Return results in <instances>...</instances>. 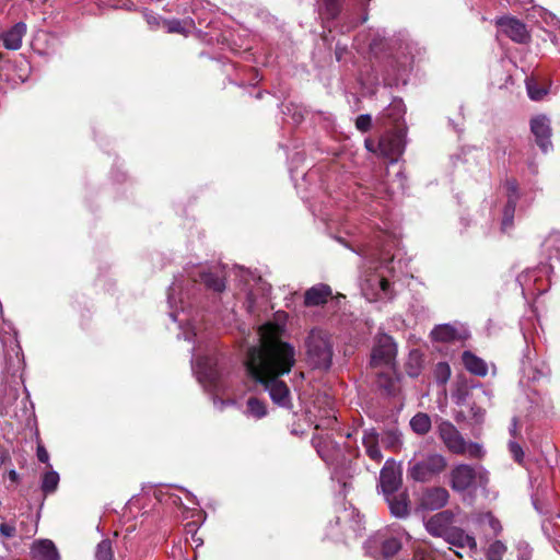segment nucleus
<instances>
[{
  "instance_id": "obj_20",
  "label": "nucleus",
  "mask_w": 560,
  "mask_h": 560,
  "mask_svg": "<svg viewBox=\"0 0 560 560\" xmlns=\"http://www.w3.org/2000/svg\"><path fill=\"white\" fill-rule=\"evenodd\" d=\"M450 545L458 548H468L471 551L477 549V541L474 536L467 534L459 527H452L444 538Z\"/></svg>"
},
{
  "instance_id": "obj_53",
  "label": "nucleus",
  "mask_w": 560,
  "mask_h": 560,
  "mask_svg": "<svg viewBox=\"0 0 560 560\" xmlns=\"http://www.w3.org/2000/svg\"><path fill=\"white\" fill-rule=\"evenodd\" d=\"M3 460L0 459V463H2Z\"/></svg>"
},
{
  "instance_id": "obj_29",
  "label": "nucleus",
  "mask_w": 560,
  "mask_h": 560,
  "mask_svg": "<svg viewBox=\"0 0 560 560\" xmlns=\"http://www.w3.org/2000/svg\"><path fill=\"white\" fill-rule=\"evenodd\" d=\"M515 207V198L511 197L510 200L506 201V205L503 210V218L501 223V229L503 232H506L509 229H511L513 224Z\"/></svg>"
},
{
  "instance_id": "obj_6",
  "label": "nucleus",
  "mask_w": 560,
  "mask_h": 560,
  "mask_svg": "<svg viewBox=\"0 0 560 560\" xmlns=\"http://www.w3.org/2000/svg\"><path fill=\"white\" fill-rule=\"evenodd\" d=\"M396 353L397 348L393 338L386 334H380L372 350L371 364L373 366L390 365L396 358Z\"/></svg>"
},
{
  "instance_id": "obj_48",
  "label": "nucleus",
  "mask_w": 560,
  "mask_h": 560,
  "mask_svg": "<svg viewBox=\"0 0 560 560\" xmlns=\"http://www.w3.org/2000/svg\"><path fill=\"white\" fill-rule=\"evenodd\" d=\"M365 147L371 152H375L376 151L374 143L372 141H370V140L365 141Z\"/></svg>"
},
{
  "instance_id": "obj_14",
  "label": "nucleus",
  "mask_w": 560,
  "mask_h": 560,
  "mask_svg": "<svg viewBox=\"0 0 560 560\" xmlns=\"http://www.w3.org/2000/svg\"><path fill=\"white\" fill-rule=\"evenodd\" d=\"M453 521L454 513L450 510H444L428 518L424 526L430 535L445 538L452 528Z\"/></svg>"
},
{
  "instance_id": "obj_28",
  "label": "nucleus",
  "mask_w": 560,
  "mask_h": 560,
  "mask_svg": "<svg viewBox=\"0 0 560 560\" xmlns=\"http://www.w3.org/2000/svg\"><path fill=\"white\" fill-rule=\"evenodd\" d=\"M475 522L479 525H488L493 535H498L502 530L501 523L490 512L479 513L475 517Z\"/></svg>"
},
{
  "instance_id": "obj_8",
  "label": "nucleus",
  "mask_w": 560,
  "mask_h": 560,
  "mask_svg": "<svg viewBox=\"0 0 560 560\" xmlns=\"http://www.w3.org/2000/svg\"><path fill=\"white\" fill-rule=\"evenodd\" d=\"M195 372L198 381L209 390L219 392L221 389V376L209 358H200L196 361Z\"/></svg>"
},
{
  "instance_id": "obj_18",
  "label": "nucleus",
  "mask_w": 560,
  "mask_h": 560,
  "mask_svg": "<svg viewBox=\"0 0 560 560\" xmlns=\"http://www.w3.org/2000/svg\"><path fill=\"white\" fill-rule=\"evenodd\" d=\"M32 557L35 560H59L55 544L49 539H38L32 544Z\"/></svg>"
},
{
  "instance_id": "obj_42",
  "label": "nucleus",
  "mask_w": 560,
  "mask_h": 560,
  "mask_svg": "<svg viewBox=\"0 0 560 560\" xmlns=\"http://www.w3.org/2000/svg\"><path fill=\"white\" fill-rule=\"evenodd\" d=\"M144 19L148 22V24L151 26V28H156L161 24L163 25V21L165 20L158 14H154L152 12H147V11L144 12Z\"/></svg>"
},
{
  "instance_id": "obj_36",
  "label": "nucleus",
  "mask_w": 560,
  "mask_h": 560,
  "mask_svg": "<svg viewBox=\"0 0 560 560\" xmlns=\"http://www.w3.org/2000/svg\"><path fill=\"white\" fill-rule=\"evenodd\" d=\"M438 382L444 384L451 376V368L446 362H439L434 370Z\"/></svg>"
},
{
  "instance_id": "obj_17",
  "label": "nucleus",
  "mask_w": 560,
  "mask_h": 560,
  "mask_svg": "<svg viewBox=\"0 0 560 560\" xmlns=\"http://www.w3.org/2000/svg\"><path fill=\"white\" fill-rule=\"evenodd\" d=\"M530 129L536 138L537 144L544 152H548L551 148V128L550 121L546 116H537L530 121Z\"/></svg>"
},
{
  "instance_id": "obj_47",
  "label": "nucleus",
  "mask_w": 560,
  "mask_h": 560,
  "mask_svg": "<svg viewBox=\"0 0 560 560\" xmlns=\"http://www.w3.org/2000/svg\"><path fill=\"white\" fill-rule=\"evenodd\" d=\"M316 448H317V453L318 455L326 462V463H330L331 462V457L329 456V454L323 448L319 446V444H316Z\"/></svg>"
},
{
  "instance_id": "obj_23",
  "label": "nucleus",
  "mask_w": 560,
  "mask_h": 560,
  "mask_svg": "<svg viewBox=\"0 0 560 560\" xmlns=\"http://www.w3.org/2000/svg\"><path fill=\"white\" fill-rule=\"evenodd\" d=\"M362 443L366 455L374 462L380 463L383 458L378 447V434L375 430L364 431Z\"/></svg>"
},
{
  "instance_id": "obj_7",
  "label": "nucleus",
  "mask_w": 560,
  "mask_h": 560,
  "mask_svg": "<svg viewBox=\"0 0 560 560\" xmlns=\"http://www.w3.org/2000/svg\"><path fill=\"white\" fill-rule=\"evenodd\" d=\"M377 148L380 154L396 162L397 158L402 154L405 149V132L402 129L386 132L381 137Z\"/></svg>"
},
{
  "instance_id": "obj_21",
  "label": "nucleus",
  "mask_w": 560,
  "mask_h": 560,
  "mask_svg": "<svg viewBox=\"0 0 560 560\" xmlns=\"http://www.w3.org/2000/svg\"><path fill=\"white\" fill-rule=\"evenodd\" d=\"M331 295L330 287L326 284H317L310 288L304 295V304L306 306H319L327 302Z\"/></svg>"
},
{
  "instance_id": "obj_34",
  "label": "nucleus",
  "mask_w": 560,
  "mask_h": 560,
  "mask_svg": "<svg viewBox=\"0 0 560 560\" xmlns=\"http://www.w3.org/2000/svg\"><path fill=\"white\" fill-rule=\"evenodd\" d=\"M59 483V475L58 472L51 470L47 471L42 481V489L46 493L54 492L57 489V486Z\"/></svg>"
},
{
  "instance_id": "obj_31",
  "label": "nucleus",
  "mask_w": 560,
  "mask_h": 560,
  "mask_svg": "<svg viewBox=\"0 0 560 560\" xmlns=\"http://www.w3.org/2000/svg\"><path fill=\"white\" fill-rule=\"evenodd\" d=\"M508 548L501 540H494L488 547L486 557L488 560H502Z\"/></svg>"
},
{
  "instance_id": "obj_43",
  "label": "nucleus",
  "mask_w": 560,
  "mask_h": 560,
  "mask_svg": "<svg viewBox=\"0 0 560 560\" xmlns=\"http://www.w3.org/2000/svg\"><path fill=\"white\" fill-rule=\"evenodd\" d=\"M371 122H372V119H371L370 115H360V116H358V118L355 120V126L359 130L364 132L370 129Z\"/></svg>"
},
{
  "instance_id": "obj_3",
  "label": "nucleus",
  "mask_w": 560,
  "mask_h": 560,
  "mask_svg": "<svg viewBox=\"0 0 560 560\" xmlns=\"http://www.w3.org/2000/svg\"><path fill=\"white\" fill-rule=\"evenodd\" d=\"M447 467L446 458L439 453H419L409 462V476L420 482L431 481Z\"/></svg>"
},
{
  "instance_id": "obj_32",
  "label": "nucleus",
  "mask_w": 560,
  "mask_h": 560,
  "mask_svg": "<svg viewBox=\"0 0 560 560\" xmlns=\"http://www.w3.org/2000/svg\"><path fill=\"white\" fill-rule=\"evenodd\" d=\"M114 552L112 548V541L109 539H103L97 546L95 551L96 560H113Z\"/></svg>"
},
{
  "instance_id": "obj_27",
  "label": "nucleus",
  "mask_w": 560,
  "mask_h": 560,
  "mask_svg": "<svg viewBox=\"0 0 560 560\" xmlns=\"http://www.w3.org/2000/svg\"><path fill=\"white\" fill-rule=\"evenodd\" d=\"M410 427L417 434H427L431 429V419L427 413L418 412L411 418Z\"/></svg>"
},
{
  "instance_id": "obj_52",
  "label": "nucleus",
  "mask_w": 560,
  "mask_h": 560,
  "mask_svg": "<svg viewBox=\"0 0 560 560\" xmlns=\"http://www.w3.org/2000/svg\"><path fill=\"white\" fill-rule=\"evenodd\" d=\"M170 315H171V317L173 318V320H177V317H176L175 312H172Z\"/></svg>"
},
{
  "instance_id": "obj_41",
  "label": "nucleus",
  "mask_w": 560,
  "mask_h": 560,
  "mask_svg": "<svg viewBox=\"0 0 560 560\" xmlns=\"http://www.w3.org/2000/svg\"><path fill=\"white\" fill-rule=\"evenodd\" d=\"M504 188H505V191H506V195H508V200H510L511 197L515 198V203H516L517 200H518V188H517L516 180L508 179L504 183Z\"/></svg>"
},
{
  "instance_id": "obj_13",
  "label": "nucleus",
  "mask_w": 560,
  "mask_h": 560,
  "mask_svg": "<svg viewBox=\"0 0 560 560\" xmlns=\"http://www.w3.org/2000/svg\"><path fill=\"white\" fill-rule=\"evenodd\" d=\"M450 499L448 491L443 487H430L423 490L419 500V508L425 511H435L444 508Z\"/></svg>"
},
{
  "instance_id": "obj_35",
  "label": "nucleus",
  "mask_w": 560,
  "mask_h": 560,
  "mask_svg": "<svg viewBox=\"0 0 560 560\" xmlns=\"http://www.w3.org/2000/svg\"><path fill=\"white\" fill-rule=\"evenodd\" d=\"M382 443L388 448L396 450L401 445V434L396 430H388L383 434Z\"/></svg>"
},
{
  "instance_id": "obj_5",
  "label": "nucleus",
  "mask_w": 560,
  "mask_h": 560,
  "mask_svg": "<svg viewBox=\"0 0 560 560\" xmlns=\"http://www.w3.org/2000/svg\"><path fill=\"white\" fill-rule=\"evenodd\" d=\"M439 436L446 448L457 455H468L472 458L482 456V448L479 444L466 442L460 432L450 421H442L439 424Z\"/></svg>"
},
{
  "instance_id": "obj_11",
  "label": "nucleus",
  "mask_w": 560,
  "mask_h": 560,
  "mask_svg": "<svg viewBox=\"0 0 560 560\" xmlns=\"http://www.w3.org/2000/svg\"><path fill=\"white\" fill-rule=\"evenodd\" d=\"M380 485L384 495L400 490L401 471L394 460H386L380 474Z\"/></svg>"
},
{
  "instance_id": "obj_44",
  "label": "nucleus",
  "mask_w": 560,
  "mask_h": 560,
  "mask_svg": "<svg viewBox=\"0 0 560 560\" xmlns=\"http://www.w3.org/2000/svg\"><path fill=\"white\" fill-rule=\"evenodd\" d=\"M16 528L12 523H2L0 525V535L4 538H12L15 536Z\"/></svg>"
},
{
  "instance_id": "obj_50",
  "label": "nucleus",
  "mask_w": 560,
  "mask_h": 560,
  "mask_svg": "<svg viewBox=\"0 0 560 560\" xmlns=\"http://www.w3.org/2000/svg\"><path fill=\"white\" fill-rule=\"evenodd\" d=\"M9 476H10V479L13 480V481L16 480V478H18V474L14 470H11Z\"/></svg>"
},
{
  "instance_id": "obj_30",
  "label": "nucleus",
  "mask_w": 560,
  "mask_h": 560,
  "mask_svg": "<svg viewBox=\"0 0 560 560\" xmlns=\"http://www.w3.org/2000/svg\"><path fill=\"white\" fill-rule=\"evenodd\" d=\"M405 114V105L401 100H394L385 109L384 115L398 122Z\"/></svg>"
},
{
  "instance_id": "obj_12",
  "label": "nucleus",
  "mask_w": 560,
  "mask_h": 560,
  "mask_svg": "<svg viewBox=\"0 0 560 560\" xmlns=\"http://www.w3.org/2000/svg\"><path fill=\"white\" fill-rule=\"evenodd\" d=\"M477 477L475 468L467 464L456 465L450 474V486L454 491L463 492L469 489Z\"/></svg>"
},
{
  "instance_id": "obj_33",
  "label": "nucleus",
  "mask_w": 560,
  "mask_h": 560,
  "mask_svg": "<svg viewBox=\"0 0 560 560\" xmlns=\"http://www.w3.org/2000/svg\"><path fill=\"white\" fill-rule=\"evenodd\" d=\"M247 413L258 419L262 418L267 413L266 406L259 399L250 397L247 400Z\"/></svg>"
},
{
  "instance_id": "obj_38",
  "label": "nucleus",
  "mask_w": 560,
  "mask_h": 560,
  "mask_svg": "<svg viewBox=\"0 0 560 560\" xmlns=\"http://www.w3.org/2000/svg\"><path fill=\"white\" fill-rule=\"evenodd\" d=\"M177 294H179V295L183 294V284H182V282H179L178 279H175V281L172 283V285L168 289V303L172 308L175 307V305L177 303V299H176Z\"/></svg>"
},
{
  "instance_id": "obj_9",
  "label": "nucleus",
  "mask_w": 560,
  "mask_h": 560,
  "mask_svg": "<svg viewBox=\"0 0 560 560\" xmlns=\"http://www.w3.org/2000/svg\"><path fill=\"white\" fill-rule=\"evenodd\" d=\"M361 290L368 301H377L388 295L389 282L383 275L371 272L363 279Z\"/></svg>"
},
{
  "instance_id": "obj_46",
  "label": "nucleus",
  "mask_w": 560,
  "mask_h": 560,
  "mask_svg": "<svg viewBox=\"0 0 560 560\" xmlns=\"http://www.w3.org/2000/svg\"><path fill=\"white\" fill-rule=\"evenodd\" d=\"M37 458L42 463H48L49 460L48 452L43 445L37 446Z\"/></svg>"
},
{
  "instance_id": "obj_1",
  "label": "nucleus",
  "mask_w": 560,
  "mask_h": 560,
  "mask_svg": "<svg viewBox=\"0 0 560 560\" xmlns=\"http://www.w3.org/2000/svg\"><path fill=\"white\" fill-rule=\"evenodd\" d=\"M284 328V316L281 314H277L276 322L261 325L258 329L259 346L248 349L246 366L250 375L264 385L275 404L290 407V390L280 377L290 373L296 360L294 347L281 339Z\"/></svg>"
},
{
  "instance_id": "obj_40",
  "label": "nucleus",
  "mask_w": 560,
  "mask_h": 560,
  "mask_svg": "<svg viewBox=\"0 0 560 560\" xmlns=\"http://www.w3.org/2000/svg\"><path fill=\"white\" fill-rule=\"evenodd\" d=\"M509 450L515 462L518 464L523 463L524 452L521 445L514 441L509 442Z\"/></svg>"
},
{
  "instance_id": "obj_15",
  "label": "nucleus",
  "mask_w": 560,
  "mask_h": 560,
  "mask_svg": "<svg viewBox=\"0 0 560 560\" xmlns=\"http://www.w3.org/2000/svg\"><path fill=\"white\" fill-rule=\"evenodd\" d=\"M188 277L194 283L203 282L208 289H211L215 292H222L225 289L223 277L207 271L202 266L194 267L190 271H188Z\"/></svg>"
},
{
  "instance_id": "obj_37",
  "label": "nucleus",
  "mask_w": 560,
  "mask_h": 560,
  "mask_svg": "<svg viewBox=\"0 0 560 560\" xmlns=\"http://www.w3.org/2000/svg\"><path fill=\"white\" fill-rule=\"evenodd\" d=\"M340 12V0H324V14L328 19H335Z\"/></svg>"
},
{
  "instance_id": "obj_39",
  "label": "nucleus",
  "mask_w": 560,
  "mask_h": 560,
  "mask_svg": "<svg viewBox=\"0 0 560 560\" xmlns=\"http://www.w3.org/2000/svg\"><path fill=\"white\" fill-rule=\"evenodd\" d=\"M527 92L528 96L534 101H539L547 93L546 90L537 88L536 83L533 80L527 81Z\"/></svg>"
},
{
  "instance_id": "obj_25",
  "label": "nucleus",
  "mask_w": 560,
  "mask_h": 560,
  "mask_svg": "<svg viewBox=\"0 0 560 560\" xmlns=\"http://www.w3.org/2000/svg\"><path fill=\"white\" fill-rule=\"evenodd\" d=\"M271 287L264 282L261 279L258 280L256 288L250 290L247 295V310L249 312L255 311V305L259 299H267L270 293Z\"/></svg>"
},
{
  "instance_id": "obj_22",
  "label": "nucleus",
  "mask_w": 560,
  "mask_h": 560,
  "mask_svg": "<svg viewBox=\"0 0 560 560\" xmlns=\"http://www.w3.org/2000/svg\"><path fill=\"white\" fill-rule=\"evenodd\" d=\"M26 33V25L23 22L16 23L2 35L3 46L7 49L16 50L22 45L23 36Z\"/></svg>"
},
{
  "instance_id": "obj_49",
  "label": "nucleus",
  "mask_w": 560,
  "mask_h": 560,
  "mask_svg": "<svg viewBox=\"0 0 560 560\" xmlns=\"http://www.w3.org/2000/svg\"><path fill=\"white\" fill-rule=\"evenodd\" d=\"M196 336V332L192 331V332H185V339L188 340V341H191L192 340V337Z\"/></svg>"
},
{
  "instance_id": "obj_19",
  "label": "nucleus",
  "mask_w": 560,
  "mask_h": 560,
  "mask_svg": "<svg viewBox=\"0 0 560 560\" xmlns=\"http://www.w3.org/2000/svg\"><path fill=\"white\" fill-rule=\"evenodd\" d=\"M390 513L396 517H406L409 514V500L406 491H397L385 495Z\"/></svg>"
},
{
  "instance_id": "obj_4",
  "label": "nucleus",
  "mask_w": 560,
  "mask_h": 560,
  "mask_svg": "<svg viewBox=\"0 0 560 560\" xmlns=\"http://www.w3.org/2000/svg\"><path fill=\"white\" fill-rule=\"evenodd\" d=\"M401 530L385 529L377 532L365 542V551L375 560H389L402 547Z\"/></svg>"
},
{
  "instance_id": "obj_45",
  "label": "nucleus",
  "mask_w": 560,
  "mask_h": 560,
  "mask_svg": "<svg viewBox=\"0 0 560 560\" xmlns=\"http://www.w3.org/2000/svg\"><path fill=\"white\" fill-rule=\"evenodd\" d=\"M413 560H434V557L431 551L417 547L413 552Z\"/></svg>"
},
{
  "instance_id": "obj_16",
  "label": "nucleus",
  "mask_w": 560,
  "mask_h": 560,
  "mask_svg": "<svg viewBox=\"0 0 560 560\" xmlns=\"http://www.w3.org/2000/svg\"><path fill=\"white\" fill-rule=\"evenodd\" d=\"M502 32L506 34L512 40L523 44L529 38L526 25L515 18H501L497 21Z\"/></svg>"
},
{
  "instance_id": "obj_24",
  "label": "nucleus",
  "mask_w": 560,
  "mask_h": 560,
  "mask_svg": "<svg viewBox=\"0 0 560 560\" xmlns=\"http://www.w3.org/2000/svg\"><path fill=\"white\" fill-rule=\"evenodd\" d=\"M463 363L465 368L475 375L486 376L488 373L486 362L469 351L463 353Z\"/></svg>"
},
{
  "instance_id": "obj_26",
  "label": "nucleus",
  "mask_w": 560,
  "mask_h": 560,
  "mask_svg": "<svg viewBox=\"0 0 560 560\" xmlns=\"http://www.w3.org/2000/svg\"><path fill=\"white\" fill-rule=\"evenodd\" d=\"M163 26L166 27L167 33H177L186 36L189 33V31L194 27V21L191 19L164 20Z\"/></svg>"
},
{
  "instance_id": "obj_2",
  "label": "nucleus",
  "mask_w": 560,
  "mask_h": 560,
  "mask_svg": "<svg viewBox=\"0 0 560 560\" xmlns=\"http://www.w3.org/2000/svg\"><path fill=\"white\" fill-rule=\"evenodd\" d=\"M304 348L306 360L314 369L328 370L331 366L334 342L328 331L312 328L304 340Z\"/></svg>"
},
{
  "instance_id": "obj_51",
  "label": "nucleus",
  "mask_w": 560,
  "mask_h": 560,
  "mask_svg": "<svg viewBox=\"0 0 560 560\" xmlns=\"http://www.w3.org/2000/svg\"><path fill=\"white\" fill-rule=\"evenodd\" d=\"M511 433L512 434L516 433V419H513V428L511 429Z\"/></svg>"
},
{
  "instance_id": "obj_10",
  "label": "nucleus",
  "mask_w": 560,
  "mask_h": 560,
  "mask_svg": "<svg viewBox=\"0 0 560 560\" xmlns=\"http://www.w3.org/2000/svg\"><path fill=\"white\" fill-rule=\"evenodd\" d=\"M431 337L434 341L439 342H454L462 341L469 337L467 328L459 323L436 325L432 331Z\"/></svg>"
}]
</instances>
